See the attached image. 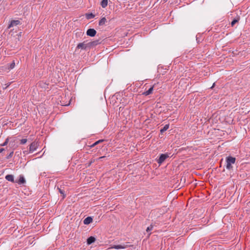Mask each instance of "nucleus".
<instances>
[{
  "label": "nucleus",
  "instance_id": "obj_6",
  "mask_svg": "<svg viewBox=\"0 0 250 250\" xmlns=\"http://www.w3.org/2000/svg\"><path fill=\"white\" fill-rule=\"evenodd\" d=\"M86 34L90 37H94L96 34V31L92 28L89 29L86 31Z\"/></svg>",
  "mask_w": 250,
  "mask_h": 250
},
{
  "label": "nucleus",
  "instance_id": "obj_22",
  "mask_svg": "<svg viewBox=\"0 0 250 250\" xmlns=\"http://www.w3.org/2000/svg\"><path fill=\"white\" fill-rule=\"evenodd\" d=\"M238 21L237 20H236V19H234L231 22V25L232 26H233L234 25V24L237 23V22Z\"/></svg>",
  "mask_w": 250,
  "mask_h": 250
},
{
  "label": "nucleus",
  "instance_id": "obj_10",
  "mask_svg": "<svg viewBox=\"0 0 250 250\" xmlns=\"http://www.w3.org/2000/svg\"><path fill=\"white\" fill-rule=\"evenodd\" d=\"M5 179L8 181H10L12 183H14L15 182V181H14V176L13 175H11V174H8V175H7L6 176H5Z\"/></svg>",
  "mask_w": 250,
  "mask_h": 250
},
{
  "label": "nucleus",
  "instance_id": "obj_9",
  "mask_svg": "<svg viewBox=\"0 0 250 250\" xmlns=\"http://www.w3.org/2000/svg\"><path fill=\"white\" fill-rule=\"evenodd\" d=\"M20 23V21L19 20H12L11 21L10 23L9 24L8 26V28H10L14 25H18Z\"/></svg>",
  "mask_w": 250,
  "mask_h": 250
},
{
  "label": "nucleus",
  "instance_id": "obj_11",
  "mask_svg": "<svg viewBox=\"0 0 250 250\" xmlns=\"http://www.w3.org/2000/svg\"><path fill=\"white\" fill-rule=\"evenodd\" d=\"M93 219L91 217H87L83 220L85 225H88L92 222Z\"/></svg>",
  "mask_w": 250,
  "mask_h": 250
},
{
  "label": "nucleus",
  "instance_id": "obj_20",
  "mask_svg": "<svg viewBox=\"0 0 250 250\" xmlns=\"http://www.w3.org/2000/svg\"><path fill=\"white\" fill-rule=\"evenodd\" d=\"M27 140L26 139H22L20 140V144H25L27 142Z\"/></svg>",
  "mask_w": 250,
  "mask_h": 250
},
{
  "label": "nucleus",
  "instance_id": "obj_29",
  "mask_svg": "<svg viewBox=\"0 0 250 250\" xmlns=\"http://www.w3.org/2000/svg\"><path fill=\"white\" fill-rule=\"evenodd\" d=\"M214 85H215V83H213V85H212V87H211V88H212L214 87Z\"/></svg>",
  "mask_w": 250,
  "mask_h": 250
},
{
  "label": "nucleus",
  "instance_id": "obj_12",
  "mask_svg": "<svg viewBox=\"0 0 250 250\" xmlns=\"http://www.w3.org/2000/svg\"><path fill=\"white\" fill-rule=\"evenodd\" d=\"M96 240V239L93 236H90L87 239V243L88 245H90L92 243L94 242Z\"/></svg>",
  "mask_w": 250,
  "mask_h": 250
},
{
  "label": "nucleus",
  "instance_id": "obj_15",
  "mask_svg": "<svg viewBox=\"0 0 250 250\" xmlns=\"http://www.w3.org/2000/svg\"><path fill=\"white\" fill-rule=\"evenodd\" d=\"M106 21V20L105 18L104 17L100 20V21H99V24L100 25H103L105 23Z\"/></svg>",
  "mask_w": 250,
  "mask_h": 250
},
{
  "label": "nucleus",
  "instance_id": "obj_28",
  "mask_svg": "<svg viewBox=\"0 0 250 250\" xmlns=\"http://www.w3.org/2000/svg\"><path fill=\"white\" fill-rule=\"evenodd\" d=\"M104 157H105V156H102V157H99V159H103V158H104Z\"/></svg>",
  "mask_w": 250,
  "mask_h": 250
},
{
  "label": "nucleus",
  "instance_id": "obj_16",
  "mask_svg": "<svg viewBox=\"0 0 250 250\" xmlns=\"http://www.w3.org/2000/svg\"><path fill=\"white\" fill-rule=\"evenodd\" d=\"M104 140H100L97 142H96L95 143H94V144H93L92 145H90V146H88V147H90V148H92V147H94L95 146H96L97 145L99 144L101 142H103Z\"/></svg>",
  "mask_w": 250,
  "mask_h": 250
},
{
  "label": "nucleus",
  "instance_id": "obj_2",
  "mask_svg": "<svg viewBox=\"0 0 250 250\" xmlns=\"http://www.w3.org/2000/svg\"><path fill=\"white\" fill-rule=\"evenodd\" d=\"M144 87H145V91L143 92L142 93V95H145V96H147L150 94H151L152 93V91H153V88H154V85L151 86L150 87H149L148 88V90H146L147 88V84H145L144 86Z\"/></svg>",
  "mask_w": 250,
  "mask_h": 250
},
{
  "label": "nucleus",
  "instance_id": "obj_14",
  "mask_svg": "<svg viewBox=\"0 0 250 250\" xmlns=\"http://www.w3.org/2000/svg\"><path fill=\"white\" fill-rule=\"evenodd\" d=\"M108 3V0H103L101 2V5L103 8H105L107 6Z\"/></svg>",
  "mask_w": 250,
  "mask_h": 250
},
{
  "label": "nucleus",
  "instance_id": "obj_13",
  "mask_svg": "<svg viewBox=\"0 0 250 250\" xmlns=\"http://www.w3.org/2000/svg\"><path fill=\"white\" fill-rule=\"evenodd\" d=\"M112 248H114L116 249H125V247L124 246H122L121 245H114L113 247H111V248H109L107 249V250H109Z\"/></svg>",
  "mask_w": 250,
  "mask_h": 250
},
{
  "label": "nucleus",
  "instance_id": "obj_19",
  "mask_svg": "<svg viewBox=\"0 0 250 250\" xmlns=\"http://www.w3.org/2000/svg\"><path fill=\"white\" fill-rule=\"evenodd\" d=\"M94 16V15H93L92 13L87 14L86 15V17L87 19L93 18Z\"/></svg>",
  "mask_w": 250,
  "mask_h": 250
},
{
  "label": "nucleus",
  "instance_id": "obj_8",
  "mask_svg": "<svg viewBox=\"0 0 250 250\" xmlns=\"http://www.w3.org/2000/svg\"><path fill=\"white\" fill-rule=\"evenodd\" d=\"M15 182L18 183L19 185L24 184L25 183L26 181L22 175H20L19 176V179L18 180L15 181Z\"/></svg>",
  "mask_w": 250,
  "mask_h": 250
},
{
  "label": "nucleus",
  "instance_id": "obj_7",
  "mask_svg": "<svg viewBox=\"0 0 250 250\" xmlns=\"http://www.w3.org/2000/svg\"><path fill=\"white\" fill-rule=\"evenodd\" d=\"M87 43L88 48H90L99 44L100 43V42L99 40H96L88 42H87Z\"/></svg>",
  "mask_w": 250,
  "mask_h": 250
},
{
  "label": "nucleus",
  "instance_id": "obj_18",
  "mask_svg": "<svg viewBox=\"0 0 250 250\" xmlns=\"http://www.w3.org/2000/svg\"><path fill=\"white\" fill-rule=\"evenodd\" d=\"M15 66V61H13V62L10 64L9 67H8V69L9 70L13 69Z\"/></svg>",
  "mask_w": 250,
  "mask_h": 250
},
{
  "label": "nucleus",
  "instance_id": "obj_4",
  "mask_svg": "<svg viewBox=\"0 0 250 250\" xmlns=\"http://www.w3.org/2000/svg\"><path fill=\"white\" fill-rule=\"evenodd\" d=\"M38 146V143L36 142H32L29 146V151L33 152L36 150Z\"/></svg>",
  "mask_w": 250,
  "mask_h": 250
},
{
  "label": "nucleus",
  "instance_id": "obj_3",
  "mask_svg": "<svg viewBox=\"0 0 250 250\" xmlns=\"http://www.w3.org/2000/svg\"><path fill=\"white\" fill-rule=\"evenodd\" d=\"M86 42H87L86 41H84L83 42L79 43L77 45V46L76 47V49H83V50L86 49L87 48H88V43Z\"/></svg>",
  "mask_w": 250,
  "mask_h": 250
},
{
  "label": "nucleus",
  "instance_id": "obj_25",
  "mask_svg": "<svg viewBox=\"0 0 250 250\" xmlns=\"http://www.w3.org/2000/svg\"><path fill=\"white\" fill-rule=\"evenodd\" d=\"M95 161L94 160H92L90 163H89L88 166H90L92 163H93Z\"/></svg>",
  "mask_w": 250,
  "mask_h": 250
},
{
  "label": "nucleus",
  "instance_id": "obj_1",
  "mask_svg": "<svg viewBox=\"0 0 250 250\" xmlns=\"http://www.w3.org/2000/svg\"><path fill=\"white\" fill-rule=\"evenodd\" d=\"M235 158L231 156H229L226 159L227 165L226 167L228 169H230L232 168V164H234L235 162Z\"/></svg>",
  "mask_w": 250,
  "mask_h": 250
},
{
  "label": "nucleus",
  "instance_id": "obj_5",
  "mask_svg": "<svg viewBox=\"0 0 250 250\" xmlns=\"http://www.w3.org/2000/svg\"><path fill=\"white\" fill-rule=\"evenodd\" d=\"M168 157L167 154H162L160 155L159 159L158 160V163L159 164H161L163 163L165 160Z\"/></svg>",
  "mask_w": 250,
  "mask_h": 250
},
{
  "label": "nucleus",
  "instance_id": "obj_27",
  "mask_svg": "<svg viewBox=\"0 0 250 250\" xmlns=\"http://www.w3.org/2000/svg\"><path fill=\"white\" fill-rule=\"evenodd\" d=\"M4 150V148H0V153L2 152Z\"/></svg>",
  "mask_w": 250,
  "mask_h": 250
},
{
  "label": "nucleus",
  "instance_id": "obj_17",
  "mask_svg": "<svg viewBox=\"0 0 250 250\" xmlns=\"http://www.w3.org/2000/svg\"><path fill=\"white\" fill-rule=\"evenodd\" d=\"M169 128V124L166 125L164 127L161 129L160 132L161 133H163L167 130Z\"/></svg>",
  "mask_w": 250,
  "mask_h": 250
},
{
  "label": "nucleus",
  "instance_id": "obj_21",
  "mask_svg": "<svg viewBox=\"0 0 250 250\" xmlns=\"http://www.w3.org/2000/svg\"><path fill=\"white\" fill-rule=\"evenodd\" d=\"M153 228V226L152 225H151L149 227H147L146 229V231L149 232V231L151 230Z\"/></svg>",
  "mask_w": 250,
  "mask_h": 250
},
{
  "label": "nucleus",
  "instance_id": "obj_23",
  "mask_svg": "<svg viewBox=\"0 0 250 250\" xmlns=\"http://www.w3.org/2000/svg\"><path fill=\"white\" fill-rule=\"evenodd\" d=\"M8 142V139H6L5 141L1 145L2 146H6Z\"/></svg>",
  "mask_w": 250,
  "mask_h": 250
},
{
  "label": "nucleus",
  "instance_id": "obj_26",
  "mask_svg": "<svg viewBox=\"0 0 250 250\" xmlns=\"http://www.w3.org/2000/svg\"><path fill=\"white\" fill-rule=\"evenodd\" d=\"M59 191L61 193L63 194L62 190L60 188H59Z\"/></svg>",
  "mask_w": 250,
  "mask_h": 250
},
{
  "label": "nucleus",
  "instance_id": "obj_24",
  "mask_svg": "<svg viewBox=\"0 0 250 250\" xmlns=\"http://www.w3.org/2000/svg\"><path fill=\"white\" fill-rule=\"evenodd\" d=\"M11 83H12V82H10V83H7V84H5V85H6V87H4L3 89H6V88H7V87H8V86H9L11 84Z\"/></svg>",
  "mask_w": 250,
  "mask_h": 250
}]
</instances>
